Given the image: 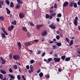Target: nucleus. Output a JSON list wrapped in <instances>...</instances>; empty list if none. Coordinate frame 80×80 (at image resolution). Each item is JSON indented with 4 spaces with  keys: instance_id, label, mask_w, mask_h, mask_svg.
I'll return each mask as SVG.
<instances>
[{
    "instance_id": "obj_1",
    "label": "nucleus",
    "mask_w": 80,
    "mask_h": 80,
    "mask_svg": "<svg viewBox=\"0 0 80 80\" xmlns=\"http://www.w3.org/2000/svg\"><path fill=\"white\" fill-rule=\"evenodd\" d=\"M13 58L16 60H18L20 59V56L18 55H14L13 56Z\"/></svg>"
},
{
    "instance_id": "obj_2",
    "label": "nucleus",
    "mask_w": 80,
    "mask_h": 80,
    "mask_svg": "<svg viewBox=\"0 0 80 80\" xmlns=\"http://www.w3.org/2000/svg\"><path fill=\"white\" fill-rule=\"evenodd\" d=\"M19 17L20 18H23L25 17V14L23 13H21L19 14Z\"/></svg>"
},
{
    "instance_id": "obj_3",
    "label": "nucleus",
    "mask_w": 80,
    "mask_h": 80,
    "mask_svg": "<svg viewBox=\"0 0 80 80\" xmlns=\"http://www.w3.org/2000/svg\"><path fill=\"white\" fill-rule=\"evenodd\" d=\"M41 27H43V25H38L36 26V28L38 30H39V29H40Z\"/></svg>"
},
{
    "instance_id": "obj_4",
    "label": "nucleus",
    "mask_w": 80,
    "mask_h": 80,
    "mask_svg": "<svg viewBox=\"0 0 80 80\" xmlns=\"http://www.w3.org/2000/svg\"><path fill=\"white\" fill-rule=\"evenodd\" d=\"M54 60H55V62H59L60 60V58H54Z\"/></svg>"
},
{
    "instance_id": "obj_5",
    "label": "nucleus",
    "mask_w": 80,
    "mask_h": 80,
    "mask_svg": "<svg viewBox=\"0 0 80 80\" xmlns=\"http://www.w3.org/2000/svg\"><path fill=\"white\" fill-rule=\"evenodd\" d=\"M14 28V26H13L12 25H11L10 27L8 28V30H9V31H12V30Z\"/></svg>"
},
{
    "instance_id": "obj_6",
    "label": "nucleus",
    "mask_w": 80,
    "mask_h": 80,
    "mask_svg": "<svg viewBox=\"0 0 80 80\" xmlns=\"http://www.w3.org/2000/svg\"><path fill=\"white\" fill-rule=\"evenodd\" d=\"M18 46L19 48V50H21L22 49V45L21 43L20 42H18Z\"/></svg>"
},
{
    "instance_id": "obj_7",
    "label": "nucleus",
    "mask_w": 80,
    "mask_h": 80,
    "mask_svg": "<svg viewBox=\"0 0 80 80\" xmlns=\"http://www.w3.org/2000/svg\"><path fill=\"white\" fill-rule=\"evenodd\" d=\"M1 35L3 39L4 40H6V39H7V37L5 36V35L4 34V33H2Z\"/></svg>"
},
{
    "instance_id": "obj_8",
    "label": "nucleus",
    "mask_w": 80,
    "mask_h": 80,
    "mask_svg": "<svg viewBox=\"0 0 80 80\" xmlns=\"http://www.w3.org/2000/svg\"><path fill=\"white\" fill-rule=\"evenodd\" d=\"M68 2H65L63 4V7H67L68 6Z\"/></svg>"
},
{
    "instance_id": "obj_9",
    "label": "nucleus",
    "mask_w": 80,
    "mask_h": 80,
    "mask_svg": "<svg viewBox=\"0 0 80 80\" xmlns=\"http://www.w3.org/2000/svg\"><path fill=\"white\" fill-rule=\"evenodd\" d=\"M47 35V32L46 31H43L42 33V36H46Z\"/></svg>"
},
{
    "instance_id": "obj_10",
    "label": "nucleus",
    "mask_w": 80,
    "mask_h": 80,
    "mask_svg": "<svg viewBox=\"0 0 80 80\" xmlns=\"http://www.w3.org/2000/svg\"><path fill=\"white\" fill-rule=\"evenodd\" d=\"M24 45L26 47H28L30 45V43H29V42H25L24 43Z\"/></svg>"
},
{
    "instance_id": "obj_11",
    "label": "nucleus",
    "mask_w": 80,
    "mask_h": 80,
    "mask_svg": "<svg viewBox=\"0 0 80 80\" xmlns=\"http://www.w3.org/2000/svg\"><path fill=\"white\" fill-rule=\"evenodd\" d=\"M3 2H4V1L3 0L0 1V8H2V5H3Z\"/></svg>"
},
{
    "instance_id": "obj_12",
    "label": "nucleus",
    "mask_w": 80,
    "mask_h": 80,
    "mask_svg": "<svg viewBox=\"0 0 80 80\" xmlns=\"http://www.w3.org/2000/svg\"><path fill=\"white\" fill-rule=\"evenodd\" d=\"M49 26V27H50V28H51L52 29H55V28H56V27L55 26L52 24H51Z\"/></svg>"
},
{
    "instance_id": "obj_13",
    "label": "nucleus",
    "mask_w": 80,
    "mask_h": 80,
    "mask_svg": "<svg viewBox=\"0 0 80 80\" xmlns=\"http://www.w3.org/2000/svg\"><path fill=\"white\" fill-rule=\"evenodd\" d=\"M0 58L2 61V64H5V61L2 57H0Z\"/></svg>"
},
{
    "instance_id": "obj_14",
    "label": "nucleus",
    "mask_w": 80,
    "mask_h": 80,
    "mask_svg": "<svg viewBox=\"0 0 80 80\" xmlns=\"http://www.w3.org/2000/svg\"><path fill=\"white\" fill-rule=\"evenodd\" d=\"M20 5L19 4H17L15 8L16 9H18L20 8Z\"/></svg>"
},
{
    "instance_id": "obj_15",
    "label": "nucleus",
    "mask_w": 80,
    "mask_h": 80,
    "mask_svg": "<svg viewBox=\"0 0 80 80\" xmlns=\"http://www.w3.org/2000/svg\"><path fill=\"white\" fill-rule=\"evenodd\" d=\"M52 61V58H49L48 59V61L47 62V63H49L51 61Z\"/></svg>"
},
{
    "instance_id": "obj_16",
    "label": "nucleus",
    "mask_w": 80,
    "mask_h": 80,
    "mask_svg": "<svg viewBox=\"0 0 80 80\" xmlns=\"http://www.w3.org/2000/svg\"><path fill=\"white\" fill-rule=\"evenodd\" d=\"M30 68L31 70L33 71V70H34V67H33L32 65H30Z\"/></svg>"
},
{
    "instance_id": "obj_17",
    "label": "nucleus",
    "mask_w": 80,
    "mask_h": 80,
    "mask_svg": "<svg viewBox=\"0 0 80 80\" xmlns=\"http://www.w3.org/2000/svg\"><path fill=\"white\" fill-rule=\"evenodd\" d=\"M8 76L9 77H10L11 78H12V79H14V78H15V76H14L12 74H9Z\"/></svg>"
},
{
    "instance_id": "obj_18",
    "label": "nucleus",
    "mask_w": 80,
    "mask_h": 80,
    "mask_svg": "<svg viewBox=\"0 0 80 80\" xmlns=\"http://www.w3.org/2000/svg\"><path fill=\"white\" fill-rule=\"evenodd\" d=\"M73 44V40H71L70 41V42L69 43V46H72Z\"/></svg>"
},
{
    "instance_id": "obj_19",
    "label": "nucleus",
    "mask_w": 80,
    "mask_h": 80,
    "mask_svg": "<svg viewBox=\"0 0 80 80\" xmlns=\"http://www.w3.org/2000/svg\"><path fill=\"white\" fill-rule=\"evenodd\" d=\"M1 73H2L3 74H6V72H5V70H3L2 69H1L0 70Z\"/></svg>"
},
{
    "instance_id": "obj_20",
    "label": "nucleus",
    "mask_w": 80,
    "mask_h": 80,
    "mask_svg": "<svg viewBox=\"0 0 80 80\" xmlns=\"http://www.w3.org/2000/svg\"><path fill=\"white\" fill-rule=\"evenodd\" d=\"M74 4V2H71L69 4V6L70 7H73V5Z\"/></svg>"
},
{
    "instance_id": "obj_21",
    "label": "nucleus",
    "mask_w": 80,
    "mask_h": 80,
    "mask_svg": "<svg viewBox=\"0 0 80 80\" xmlns=\"http://www.w3.org/2000/svg\"><path fill=\"white\" fill-rule=\"evenodd\" d=\"M13 68H14L15 70H17V69H18V67H17V65H13L12 66Z\"/></svg>"
},
{
    "instance_id": "obj_22",
    "label": "nucleus",
    "mask_w": 80,
    "mask_h": 80,
    "mask_svg": "<svg viewBox=\"0 0 80 80\" xmlns=\"http://www.w3.org/2000/svg\"><path fill=\"white\" fill-rule=\"evenodd\" d=\"M22 30L24 32H27V29L25 27H23L22 28Z\"/></svg>"
},
{
    "instance_id": "obj_23",
    "label": "nucleus",
    "mask_w": 80,
    "mask_h": 80,
    "mask_svg": "<svg viewBox=\"0 0 80 80\" xmlns=\"http://www.w3.org/2000/svg\"><path fill=\"white\" fill-rule=\"evenodd\" d=\"M74 23L75 26H77L78 25V21H74Z\"/></svg>"
},
{
    "instance_id": "obj_24",
    "label": "nucleus",
    "mask_w": 80,
    "mask_h": 80,
    "mask_svg": "<svg viewBox=\"0 0 80 80\" xmlns=\"http://www.w3.org/2000/svg\"><path fill=\"white\" fill-rule=\"evenodd\" d=\"M65 61H66V62H68V61H70V58H67L65 59Z\"/></svg>"
},
{
    "instance_id": "obj_25",
    "label": "nucleus",
    "mask_w": 80,
    "mask_h": 80,
    "mask_svg": "<svg viewBox=\"0 0 80 80\" xmlns=\"http://www.w3.org/2000/svg\"><path fill=\"white\" fill-rule=\"evenodd\" d=\"M27 36L28 38H30V37H31V34H30L29 32H27Z\"/></svg>"
},
{
    "instance_id": "obj_26",
    "label": "nucleus",
    "mask_w": 80,
    "mask_h": 80,
    "mask_svg": "<svg viewBox=\"0 0 80 80\" xmlns=\"http://www.w3.org/2000/svg\"><path fill=\"white\" fill-rule=\"evenodd\" d=\"M56 45H57V46H58V47H60V46H61V45H62V44H61V43L60 42H57Z\"/></svg>"
},
{
    "instance_id": "obj_27",
    "label": "nucleus",
    "mask_w": 80,
    "mask_h": 80,
    "mask_svg": "<svg viewBox=\"0 0 80 80\" xmlns=\"http://www.w3.org/2000/svg\"><path fill=\"white\" fill-rule=\"evenodd\" d=\"M6 9L7 10V13L8 14H10V11L8 8H6Z\"/></svg>"
},
{
    "instance_id": "obj_28",
    "label": "nucleus",
    "mask_w": 80,
    "mask_h": 80,
    "mask_svg": "<svg viewBox=\"0 0 80 80\" xmlns=\"http://www.w3.org/2000/svg\"><path fill=\"white\" fill-rule=\"evenodd\" d=\"M11 23L13 25H16L17 24V22L16 21H14L13 22H12Z\"/></svg>"
},
{
    "instance_id": "obj_29",
    "label": "nucleus",
    "mask_w": 80,
    "mask_h": 80,
    "mask_svg": "<svg viewBox=\"0 0 80 80\" xmlns=\"http://www.w3.org/2000/svg\"><path fill=\"white\" fill-rule=\"evenodd\" d=\"M66 40L68 43H69V42H70V39H68V38H66Z\"/></svg>"
},
{
    "instance_id": "obj_30",
    "label": "nucleus",
    "mask_w": 80,
    "mask_h": 80,
    "mask_svg": "<svg viewBox=\"0 0 80 80\" xmlns=\"http://www.w3.org/2000/svg\"><path fill=\"white\" fill-rule=\"evenodd\" d=\"M10 7H14V5L12 2L10 3Z\"/></svg>"
},
{
    "instance_id": "obj_31",
    "label": "nucleus",
    "mask_w": 80,
    "mask_h": 80,
    "mask_svg": "<svg viewBox=\"0 0 80 80\" xmlns=\"http://www.w3.org/2000/svg\"><path fill=\"white\" fill-rule=\"evenodd\" d=\"M30 62L31 63V64H32V63H35V61H34L33 60H31L30 61Z\"/></svg>"
},
{
    "instance_id": "obj_32",
    "label": "nucleus",
    "mask_w": 80,
    "mask_h": 80,
    "mask_svg": "<svg viewBox=\"0 0 80 80\" xmlns=\"http://www.w3.org/2000/svg\"><path fill=\"white\" fill-rule=\"evenodd\" d=\"M73 5L74 6V8H77V3H74Z\"/></svg>"
},
{
    "instance_id": "obj_33",
    "label": "nucleus",
    "mask_w": 80,
    "mask_h": 80,
    "mask_svg": "<svg viewBox=\"0 0 80 80\" xmlns=\"http://www.w3.org/2000/svg\"><path fill=\"white\" fill-rule=\"evenodd\" d=\"M52 47L54 48V49H57V48H58L55 45H53L52 46Z\"/></svg>"
},
{
    "instance_id": "obj_34",
    "label": "nucleus",
    "mask_w": 80,
    "mask_h": 80,
    "mask_svg": "<svg viewBox=\"0 0 80 80\" xmlns=\"http://www.w3.org/2000/svg\"><path fill=\"white\" fill-rule=\"evenodd\" d=\"M17 78L18 80H21V77H20V75H18Z\"/></svg>"
},
{
    "instance_id": "obj_35",
    "label": "nucleus",
    "mask_w": 80,
    "mask_h": 80,
    "mask_svg": "<svg viewBox=\"0 0 80 80\" xmlns=\"http://www.w3.org/2000/svg\"><path fill=\"white\" fill-rule=\"evenodd\" d=\"M43 74L42 72H41L39 74V76H40V77H43Z\"/></svg>"
},
{
    "instance_id": "obj_36",
    "label": "nucleus",
    "mask_w": 80,
    "mask_h": 80,
    "mask_svg": "<svg viewBox=\"0 0 80 80\" xmlns=\"http://www.w3.org/2000/svg\"><path fill=\"white\" fill-rule=\"evenodd\" d=\"M66 57L65 56H62L61 57L62 60H65V58Z\"/></svg>"
},
{
    "instance_id": "obj_37",
    "label": "nucleus",
    "mask_w": 80,
    "mask_h": 80,
    "mask_svg": "<svg viewBox=\"0 0 80 80\" xmlns=\"http://www.w3.org/2000/svg\"><path fill=\"white\" fill-rule=\"evenodd\" d=\"M57 17H62V14L61 13L58 14Z\"/></svg>"
},
{
    "instance_id": "obj_38",
    "label": "nucleus",
    "mask_w": 80,
    "mask_h": 80,
    "mask_svg": "<svg viewBox=\"0 0 80 80\" xmlns=\"http://www.w3.org/2000/svg\"><path fill=\"white\" fill-rule=\"evenodd\" d=\"M0 19L2 20V21H3L4 20V17L2 16L0 17Z\"/></svg>"
},
{
    "instance_id": "obj_39",
    "label": "nucleus",
    "mask_w": 80,
    "mask_h": 80,
    "mask_svg": "<svg viewBox=\"0 0 80 80\" xmlns=\"http://www.w3.org/2000/svg\"><path fill=\"white\" fill-rule=\"evenodd\" d=\"M6 2L8 5L10 4V2H9V1H8V0H6Z\"/></svg>"
},
{
    "instance_id": "obj_40",
    "label": "nucleus",
    "mask_w": 80,
    "mask_h": 80,
    "mask_svg": "<svg viewBox=\"0 0 80 80\" xmlns=\"http://www.w3.org/2000/svg\"><path fill=\"white\" fill-rule=\"evenodd\" d=\"M78 17H76L75 18V19H74V21H78Z\"/></svg>"
},
{
    "instance_id": "obj_41",
    "label": "nucleus",
    "mask_w": 80,
    "mask_h": 80,
    "mask_svg": "<svg viewBox=\"0 0 80 80\" xmlns=\"http://www.w3.org/2000/svg\"><path fill=\"white\" fill-rule=\"evenodd\" d=\"M56 38H57V40H59V39H60V36H59V35L56 36Z\"/></svg>"
},
{
    "instance_id": "obj_42",
    "label": "nucleus",
    "mask_w": 80,
    "mask_h": 80,
    "mask_svg": "<svg viewBox=\"0 0 80 80\" xmlns=\"http://www.w3.org/2000/svg\"><path fill=\"white\" fill-rule=\"evenodd\" d=\"M9 71L10 73H12V72H13V70H12V69L11 68H10Z\"/></svg>"
},
{
    "instance_id": "obj_43",
    "label": "nucleus",
    "mask_w": 80,
    "mask_h": 80,
    "mask_svg": "<svg viewBox=\"0 0 80 80\" xmlns=\"http://www.w3.org/2000/svg\"><path fill=\"white\" fill-rule=\"evenodd\" d=\"M3 76L2 74H0V78L1 79H3Z\"/></svg>"
},
{
    "instance_id": "obj_44",
    "label": "nucleus",
    "mask_w": 80,
    "mask_h": 80,
    "mask_svg": "<svg viewBox=\"0 0 80 80\" xmlns=\"http://www.w3.org/2000/svg\"><path fill=\"white\" fill-rule=\"evenodd\" d=\"M49 15L48 14H46V18H48L49 17Z\"/></svg>"
},
{
    "instance_id": "obj_45",
    "label": "nucleus",
    "mask_w": 80,
    "mask_h": 80,
    "mask_svg": "<svg viewBox=\"0 0 80 80\" xmlns=\"http://www.w3.org/2000/svg\"><path fill=\"white\" fill-rule=\"evenodd\" d=\"M9 58L10 59H12V55L11 54L9 55Z\"/></svg>"
},
{
    "instance_id": "obj_46",
    "label": "nucleus",
    "mask_w": 80,
    "mask_h": 80,
    "mask_svg": "<svg viewBox=\"0 0 80 80\" xmlns=\"http://www.w3.org/2000/svg\"><path fill=\"white\" fill-rule=\"evenodd\" d=\"M57 13H53L52 14V16L53 17H55V16L56 15Z\"/></svg>"
},
{
    "instance_id": "obj_47",
    "label": "nucleus",
    "mask_w": 80,
    "mask_h": 80,
    "mask_svg": "<svg viewBox=\"0 0 80 80\" xmlns=\"http://www.w3.org/2000/svg\"><path fill=\"white\" fill-rule=\"evenodd\" d=\"M45 55V52H43L42 55V57H43Z\"/></svg>"
},
{
    "instance_id": "obj_48",
    "label": "nucleus",
    "mask_w": 80,
    "mask_h": 80,
    "mask_svg": "<svg viewBox=\"0 0 80 80\" xmlns=\"http://www.w3.org/2000/svg\"><path fill=\"white\" fill-rule=\"evenodd\" d=\"M2 31L3 32H5V28H2Z\"/></svg>"
},
{
    "instance_id": "obj_49",
    "label": "nucleus",
    "mask_w": 80,
    "mask_h": 80,
    "mask_svg": "<svg viewBox=\"0 0 80 80\" xmlns=\"http://www.w3.org/2000/svg\"><path fill=\"white\" fill-rule=\"evenodd\" d=\"M56 20L58 22H60V18H56Z\"/></svg>"
},
{
    "instance_id": "obj_50",
    "label": "nucleus",
    "mask_w": 80,
    "mask_h": 80,
    "mask_svg": "<svg viewBox=\"0 0 80 80\" xmlns=\"http://www.w3.org/2000/svg\"><path fill=\"white\" fill-rule=\"evenodd\" d=\"M4 35H8V33L6 32V31H5V32H4Z\"/></svg>"
},
{
    "instance_id": "obj_51",
    "label": "nucleus",
    "mask_w": 80,
    "mask_h": 80,
    "mask_svg": "<svg viewBox=\"0 0 80 80\" xmlns=\"http://www.w3.org/2000/svg\"><path fill=\"white\" fill-rule=\"evenodd\" d=\"M29 23L31 25H32V26H34V24H33L31 22H30Z\"/></svg>"
},
{
    "instance_id": "obj_52",
    "label": "nucleus",
    "mask_w": 80,
    "mask_h": 80,
    "mask_svg": "<svg viewBox=\"0 0 80 80\" xmlns=\"http://www.w3.org/2000/svg\"><path fill=\"white\" fill-rule=\"evenodd\" d=\"M34 42H39V40L38 39H35L34 40Z\"/></svg>"
},
{
    "instance_id": "obj_53",
    "label": "nucleus",
    "mask_w": 80,
    "mask_h": 80,
    "mask_svg": "<svg viewBox=\"0 0 80 80\" xmlns=\"http://www.w3.org/2000/svg\"><path fill=\"white\" fill-rule=\"evenodd\" d=\"M40 53H41V51L39 50L37 52V54H40Z\"/></svg>"
},
{
    "instance_id": "obj_54",
    "label": "nucleus",
    "mask_w": 80,
    "mask_h": 80,
    "mask_svg": "<svg viewBox=\"0 0 80 80\" xmlns=\"http://www.w3.org/2000/svg\"><path fill=\"white\" fill-rule=\"evenodd\" d=\"M26 68H27L28 70H29L30 69V68H29V66L28 65L26 66Z\"/></svg>"
},
{
    "instance_id": "obj_55",
    "label": "nucleus",
    "mask_w": 80,
    "mask_h": 80,
    "mask_svg": "<svg viewBox=\"0 0 80 80\" xmlns=\"http://www.w3.org/2000/svg\"><path fill=\"white\" fill-rule=\"evenodd\" d=\"M28 71L30 73H32V72H33V71L32 70H29Z\"/></svg>"
},
{
    "instance_id": "obj_56",
    "label": "nucleus",
    "mask_w": 80,
    "mask_h": 80,
    "mask_svg": "<svg viewBox=\"0 0 80 80\" xmlns=\"http://www.w3.org/2000/svg\"><path fill=\"white\" fill-rule=\"evenodd\" d=\"M40 69H39L37 71V73H40Z\"/></svg>"
},
{
    "instance_id": "obj_57",
    "label": "nucleus",
    "mask_w": 80,
    "mask_h": 80,
    "mask_svg": "<svg viewBox=\"0 0 80 80\" xmlns=\"http://www.w3.org/2000/svg\"><path fill=\"white\" fill-rule=\"evenodd\" d=\"M48 43H49L50 44L53 43V42L52 41H50L48 42Z\"/></svg>"
},
{
    "instance_id": "obj_58",
    "label": "nucleus",
    "mask_w": 80,
    "mask_h": 80,
    "mask_svg": "<svg viewBox=\"0 0 80 80\" xmlns=\"http://www.w3.org/2000/svg\"><path fill=\"white\" fill-rule=\"evenodd\" d=\"M46 78H50V76H49L48 75L46 76Z\"/></svg>"
},
{
    "instance_id": "obj_59",
    "label": "nucleus",
    "mask_w": 80,
    "mask_h": 80,
    "mask_svg": "<svg viewBox=\"0 0 80 80\" xmlns=\"http://www.w3.org/2000/svg\"><path fill=\"white\" fill-rule=\"evenodd\" d=\"M22 78H23L24 80H25V77L23 75H22Z\"/></svg>"
},
{
    "instance_id": "obj_60",
    "label": "nucleus",
    "mask_w": 80,
    "mask_h": 80,
    "mask_svg": "<svg viewBox=\"0 0 80 80\" xmlns=\"http://www.w3.org/2000/svg\"><path fill=\"white\" fill-rule=\"evenodd\" d=\"M78 52L79 53V54H80V50L79 48H78Z\"/></svg>"
},
{
    "instance_id": "obj_61",
    "label": "nucleus",
    "mask_w": 80,
    "mask_h": 80,
    "mask_svg": "<svg viewBox=\"0 0 80 80\" xmlns=\"http://www.w3.org/2000/svg\"><path fill=\"white\" fill-rule=\"evenodd\" d=\"M78 5H80V0L78 2Z\"/></svg>"
},
{
    "instance_id": "obj_62",
    "label": "nucleus",
    "mask_w": 80,
    "mask_h": 80,
    "mask_svg": "<svg viewBox=\"0 0 80 80\" xmlns=\"http://www.w3.org/2000/svg\"><path fill=\"white\" fill-rule=\"evenodd\" d=\"M12 17V15L10 14L9 16H8V17H9L10 18H11Z\"/></svg>"
},
{
    "instance_id": "obj_63",
    "label": "nucleus",
    "mask_w": 80,
    "mask_h": 80,
    "mask_svg": "<svg viewBox=\"0 0 80 80\" xmlns=\"http://www.w3.org/2000/svg\"><path fill=\"white\" fill-rule=\"evenodd\" d=\"M54 56L56 57H57V56H58V54H55Z\"/></svg>"
},
{
    "instance_id": "obj_64",
    "label": "nucleus",
    "mask_w": 80,
    "mask_h": 80,
    "mask_svg": "<svg viewBox=\"0 0 80 80\" xmlns=\"http://www.w3.org/2000/svg\"><path fill=\"white\" fill-rule=\"evenodd\" d=\"M54 8H56V7H57V4H54Z\"/></svg>"
}]
</instances>
